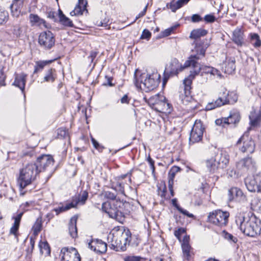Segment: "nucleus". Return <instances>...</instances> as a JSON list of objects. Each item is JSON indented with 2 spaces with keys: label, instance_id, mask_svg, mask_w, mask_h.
Returning <instances> with one entry per match:
<instances>
[{
  "label": "nucleus",
  "instance_id": "nucleus-1",
  "mask_svg": "<svg viewBox=\"0 0 261 261\" xmlns=\"http://www.w3.org/2000/svg\"><path fill=\"white\" fill-rule=\"evenodd\" d=\"M194 43L195 46L192 51L196 54L191 55L185 63V67H192L193 69L190 71V75L184 80V93H181L179 96L182 103L186 105L193 101V98L191 96V85L195 75L200 71V65L198 61L204 57L208 46L201 40L195 41Z\"/></svg>",
  "mask_w": 261,
  "mask_h": 261
},
{
  "label": "nucleus",
  "instance_id": "nucleus-2",
  "mask_svg": "<svg viewBox=\"0 0 261 261\" xmlns=\"http://www.w3.org/2000/svg\"><path fill=\"white\" fill-rule=\"evenodd\" d=\"M236 223L242 232L247 236L255 237L260 234L261 221L253 215L238 216Z\"/></svg>",
  "mask_w": 261,
  "mask_h": 261
},
{
  "label": "nucleus",
  "instance_id": "nucleus-3",
  "mask_svg": "<svg viewBox=\"0 0 261 261\" xmlns=\"http://www.w3.org/2000/svg\"><path fill=\"white\" fill-rule=\"evenodd\" d=\"M137 70L134 74V83L137 88L148 92L156 88L160 83V75L158 72L151 74L141 73L139 77L137 74Z\"/></svg>",
  "mask_w": 261,
  "mask_h": 261
},
{
  "label": "nucleus",
  "instance_id": "nucleus-4",
  "mask_svg": "<svg viewBox=\"0 0 261 261\" xmlns=\"http://www.w3.org/2000/svg\"><path fill=\"white\" fill-rule=\"evenodd\" d=\"M35 165L29 163L19 171L18 184L20 189H23L34 181L39 174Z\"/></svg>",
  "mask_w": 261,
  "mask_h": 261
},
{
  "label": "nucleus",
  "instance_id": "nucleus-5",
  "mask_svg": "<svg viewBox=\"0 0 261 261\" xmlns=\"http://www.w3.org/2000/svg\"><path fill=\"white\" fill-rule=\"evenodd\" d=\"M123 203L120 199H116L112 202H106L102 204V210L107 213L110 217L119 222L123 220L124 215L121 211Z\"/></svg>",
  "mask_w": 261,
  "mask_h": 261
},
{
  "label": "nucleus",
  "instance_id": "nucleus-6",
  "mask_svg": "<svg viewBox=\"0 0 261 261\" xmlns=\"http://www.w3.org/2000/svg\"><path fill=\"white\" fill-rule=\"evenodd\" d=\"M238 100V96L233 92H228L225 90L219 93L218 98L211 102H208L205 107L206 111L212 110L218 107L227 104H233Z\"/></svg>",
  "mask_w": 261,
  "mask_h": 261
},
{
  "label": "nucleus",
  "instance_id": "nucleus-7",
  "mask_svg": "<svg viewBox=\"0 0 261 261\" xmlns=\"http://www.w3.org/2000/svg\"><path fill=\"white\" fill-rule=\"evenodd\" d=\"M113 238L115 240L112 241L111 248L116 251H124L131 241V233L128 230H124L120 236H113Z\"/></svg>",
  "mask_w": 261,
  "mask_h": 261
},
{
  "label": "nucleus",
  "instance_id": "nucleus-8",
  "mask_svg": "<svg viewBox=\"0 0 261 261\" xmlns=\"http://www.w3.org/2000/svg\"><path fill=\"white\" fill-rule=\"evenodd\" d=\"M237 145L239 150L243 153L248 155L253 153L255 149L254 141L249 136L248 133H245L237 141Z\"/></svg>",
  "mask_w": 261,
  "mask_h": 261
},
{
  "label": "nucleus",
  "instance_id": "nucleus-9",
  "mask_svg": "<svg viewBox=\"0 0 261 261\" xmlns=\"http://www.w3.org/2000/svg\"><path fill=\"white\" fill-rule=\"evenodd\" d=\"M54 160L50 154H42L37 158L36 162L33 164L36 165L38 173L50 170L53 167Z\"/></svg>",
  "mask_w": 261,
  "mask_h": 261
},
{
  "label": "nucleus",
  "instance_id": "nucleus-10",
  "mask_svg": "<svg viewBox=\"0 0 261 261\" xmlns=\"http://www.w3.org/2000/svg\"><path fill=\"white\" fill-rule=\"evenodd\" d=\"M229 216L228 212L217 210L210 213L207 219L213 224L222 227L227 224Z\"/></svg>",
  "mask_w": 261,
  "mask_h": 261
},
{
  "label": "nucleus",
  "instance_id": "nucleus-11",
  "mask_svg": "<svg viewBox=\"0 0 261 261\" xmlns=\"http://www.w3.org/2000/svg\"><path fill=\"white\" fill-rule=\"evenodd\" d=\"M244 181L249 191L251 192H261V172L253 176L247 177Z\"/></svg>",
  "mask_w": 261,
  "mask_h": 261
},
{
  "label": "nucleus",
  "instance_id": "nucleus-12",
  "mask_svg": "<svg viewBox=\"0 0 261 261\" xmlns=\"http://www.w3.org/2000/svg\"><path fill=\"white\" fill-rule=\"evenodd\" d=\"M204 128L200 120H196L190 133L189 142L194 144L200 142L203 137Z\"/></svg>",
  "mask_w": 261,
  "mask_h": 261
},
{
  "label": "nucleus",
  "instance_id": "nucleus-13",
  "mask_svg": "<svg viewBox=\"0 0 261 261\" xmlns=\"http://www.w3.org/2000/svg\"><path fill=\"white\" fill-rule=\"evenodd\" d=\"M38 43L44 49H49L55 45V36L49 31L42 32L39 36Z\"/></svg>",
  "mask_w": 261,
  "mask_h": 261
},
{
  "label": "nucleus",
  "instance_id": "nucleus-14",
  "mask_svg": "<svg viewBox=\"0 0 261 261\" xmlns=\"http://www.w3.org/2000/svg\"><path fill=\"white\" fill-rule=\"evenodd\" d=\"M187 67H185V64L182 66L176 59H173L171 61L170 65L167 68H166L164 72V84L165 83L167 80L166 75H168L169 78V76H172L176 75L177 74L181 71L184 68Z\"/></svg>",
  "mask_w": 261,
  "mask_h": 261
},
{
  "label": "nucleus",
  "instance_id": "nucleus-15",
  "mask_svg": "<svg viewBox=\"0 0 261 261\" xmlns=\"http://www.w3.org/2000/svg\"><path fill=\"white\" fill-rule=\"evenodd\" d=\"M61 252L62 253V261H81L80 255L74 248H64Z\"/></svg>",
  "mask_w": 261,
  "mask_h": 261
},
{
  "label": "nucleus",
  "instance_id": "nucleus-16",
  "mask_svg": "<svg viewBox=\"0 0 261 261\" xmlns=\"http://www.w3.org/2000/svg\"><path fill=\"white\" fill-rule=\"evenodd\" d=\"M130 176L131 174L128 173L116 177L114 179L115 181H114L112 184V189L120 194L125 195L124 191L125 187L123 185V183L120 181V179H122L123 178L128 177L127 181L130 183L132 181Z\"/></svg>",
  "mask_w": 261,
  "mask_h": 261
},
{
  "label": "nucleus",
  "instance_id": "nucleus-17",
  "mask_svg": "<svg viewBox=\"0 0 261 261\" xmlns=\"http://www.w3.org/2000/svg\"><path fill=\"white\" fill-rule=\"evenodd\" d=\"M216 162L220 169H224L227 167L229 161V156L224 150H218L215 155Z\"/></svg>",
  "mask_w": 261,
  "mask_h": 261
},
{
  "label": "nucleus",
  "instance_id": "nucleus-18",
  "mask_svg": "<svg viewBox=\"0 0 261 261\" xmlns=\"http://www.w3.org/2000/svg\"><path fill=\"white\" fill-rule=\"evenodd\" d=\"M88 247L92 250L99 253H104L107 250V244L101 240H92L88 244Z\"/></svg>",
  "mask_w": 261,
  "mask_h": 261
},
{
  "label": "nucleus",
  "instance_id": "nucleus-19",
  "mask_svg": "<svg viewBox=\"0 0 261 261\" xmlns=\"http://www.w3.org/2000/svg\"><path fill=\"white\" fill-rule=\"evenodd\" d=\"M233 200L239 201L246 200V196L240 189L237 187H232L228 191V200L231 201Z\"/></svg>",
  "mask_w": 261,
  "mask_h": 261
},
{
  "label": "nucleus",
  "instance_id": "nucleus-20",
  "mask_svg": "<svg viewBox=\"0 0 261 261\" xmlns=\"http://www.w3.org/2000/svg\"><path fill=\"white\" fill-rule=\"evenodd\" d=\"M255 163L251 157L245 158L237 163V167L240 169L253 170L255 168Z\"/></svg>",
  "mask_w": 261,
  "mask_h": 261
},
{
  "label": "nucleus",
  "instance_id": "nucleus-21",
  "mask_svg": "<svg viewBox=\"0 0 261 261\" xmlns=\"http://www.w3.org/2000/svg\"><path fill=\"white\" fill-rule=\"evenodd\" d=\"M27 75L24 73H21L15 75V78L13 85L18 87L21 91L22 93H24L25 83H26Z\"/></svg>",
  "mask_w": 261,
  "mask_h": 261
},
{
  "label": "nucleus",
  "instance_id": "nucleus-22",
  "mask_svg": "<svg viewBox=\"0 0 261 261\" xmlns=\"http://www.w3.org/2000/svg\"><path fill=\"white\" fill-rule=\"evenodd\" d=\"M87 2L86 0H79L78 4L76 5L74 9L72 10L70 14L71 16H79L83 14L84 11H87L86 9Z\"/></svg>",
  "mask_w": 261,
  "mask_h": 261
},
{
  "label": "nucleus",
  "instance_id": "nucleus-23",
  "mask_svg": "<svg viewBox=\"0 0 261 261\" xmlns=\"http://www.w3.org/2000/svg\"><path fill=\"white\" fill-rule=\"evenodd\" d=\"M23 0H14L11 5L10 9L13 16L18 17L21 13V10L23 6Z\"/></svg>",
  "mask_w": 261,
  "mask_h": 261
},
{
  "label": "nucleus",
  "instance_id": "nucleus-24",
  "mask_svg": "<svg viewBox=\"0 0 261 261\" xmlns=\"http://www.w3.org/2000/svg\"><path fill=\"white\" fill-rule=\"evenodd\" d=\"M232 41L238 46H241L244 43V33L242 30L237 28L233 32Z\"/></svg>",
  "mask_w": 261,
  "mask_h": 261
},
{
  "label": "nucleus",
  "instance_id": "nucleus-25",
  "mask_svg": "<svg viewBox=\"0 0 261 261\" xmlns=\"http://www.w3.org/2000/svg\"><path fill=\"white\" fill-rule=\"evenodd\" d=\"M189 238L185 237L183 239L181 247L184 257L189 260L191 258V250L192 248L189 243Z\"/></svg>",
  "mask_w": 261,
  "mask_h": 261
},
{
  "label": "nucleus",
  "instance_id": "nucleus-26",
  "mask_svg": "<svg viewBox=\"0 0 261 261\" xmlns=\"http://www.w3.org/2000/svg\"><path fill=\"white\" fill-rule=\"evenodd\" d=\"M200 71L201 73L210 74L211 75L214 76H217L218 77H221V74L220 72L215 68L212 66H205L203 67L200 66Z\"/></svg>",
  "mask_w": 261,
  "mask_h": 261
},
{
  "label": "nucleus",
  "instance_id": "nucleus-27",
  "mask_svg": "<svg viewBox=\"0 0 261 261\" xmlns=\"http://www.w3.org/2000/svg\"><path fill=\"white\" fill-rule=\"evenodd\" d=\"M190 0H178L176 2H172L167 4V7L171 10L172 12H175L177 10L180 9L186 5Z\"/></svg>",
  "mask_w": 261,
  "mask_h": 261
},
{
  "label": "nucleus",
  "instance_id": "nucleus-28",
  "mask_svg": "<svg viewBox=\"0 0 261 261\" xmlns=\"http://www.w3.org/2000/svg\"><path fill=\"white\" fill-rule=\"evenodd\" d=\"M166 100L165 97L161 94H156L151 96L148 100V103L150 105L157 107L159 103H163V100Z\"/></svg>",
  "mask_w": 261,
  "mask_h": 261
},
{
  "label": "nucleus",
  "instance_id": "nucleus-29",
  "mask_svg": "<svg viewBox=\"0 0 261 261\" xmlns=\"http://www.w3.org/2000/svg\"><path fill=\"white\" fill-rule=\"evenodd\" d=\"M77 218L73 217L71 218L69 223V233L72 238H76L77 235L76 228Z\"/></svg>",
  "mask_w": 261,
  "mask_h": 261
},
{
  "label": "nucleus",
  "instance_id": "nucleus-30",
  "mask_svg": "<svg viewBox=\"0 0 261 261\" xmlns=\"http://www.w3.org/2000/svg\"><path fill=\"white\" fill-rule=\"evenodd\" d=\"M205 163L207 168L211 172L215 173L218 169L220 168L216 162V159L215 156L214 158L212 157L211 159L206 160Z\"/></svg>",
  "mask_w": 261,
  "mask_h": 261
},
{
  "label": "nucleus",
  "instance_id": "nucleus-31",
  "mask_svg": "<svg viewBox=\"0 0 261 261\" xmlns=\"http://www.w3.org/2000/svg\"><path fill=\"white\" fill-rule=\"evenodd\" d=\"M155 109L160 112L166 113H170L172 111L171 105L168 102L166 99L163 100V103H159Z\"/></svg>",
  "mask_w": 261,
  "mask_h": 261
},
{
  "label": "nucleus",
  "instance_id": "nucleus-32",
  "mask_svg": "<svg viewBox=\"0 0 261 261\" xmlns=\"http://www.w3.org/2000/svg\"><path fill=\"white\" fill-rule=\"evenodd\" d=\"M29 18L32 25H37L38 26H41L43 25L45 28L47 27L45 21L44 19L40 18L36 14H31L29 16Z\"/></svg>",
  "mask_w": 261,
  "mask_h": 261
},
{
  "label": "nucleus",
  "instance_id": "nucleus-33",
  "mask_svg": "<svg viewBox=\"0 0 261 261\" xmlns=\"http://www.w3.org/2000/svg\"><path fill=\"white\" fill-rule=\"evenodd\" d=\"M207 33V31L203 29H197L192 30L190 33V38L197 40L201 37H203Z\"/></svg>",
  "mask_w": 261,
  "mask_h": 261
},
{
  "label": "nucleus",
  "instance_id": "nucleus-34",
  "mask_svg": "<svg viewBox=\"0 0 261 261\" xmlns=\"http://www.w3.org/2000/svg\"><path fill=\"white\" fill-rule=\"evenodd\" d=\"M249 38L251 44L256 48L261 46V40L258 34L253 33L249 34Z\"/></svg>",
  "mask_w": 261,
  "mask_h": 261
},
{
  "label": "nucleus",
  "instance_id": "nucleus-35",
  "mask_svg": "<svg viewBox=\"0 0 261 261\" xmlns=\"http://www.w3.org/2000/svg\"><path fill=\"white\" fill-rule=\"evenodd\" d=\"M225 120L227 125L235 124L240 121V116L239 113L234 112L230 113L228 117H225Z\"/></svg>",
  "mask_w": 261,
  "mask_h": 261
},
{
  "label": "nucleus",
  "instance_id": "nucleus-36",
  "mask_svg": "<svg viewBox=\"0 0 261 261\" xmlns=\"http://www.w3.org/2000/svg\"><path fill=\"white\" fill-rule=\"evenodd\" d=\"M225 72L230 74L232 73L236 69L235 60L233 59H228L224 64Z\"/></svg>",
  "mask_w": 261,
  "mask_h": 261
},
{
  "label": "nucleus",
  "instance_id": "nucleus-37",
  "mask_svg": "<svg viewBox=\"0 0 261 261\" xmlns=\"http://www.w3.org/2000/svg\"><path fill=\"white\" fill-rule=\"evenodd\" d=\"M42 217H38L35 223L34 224L32 230L33 231V234L34 236H37L38 233L41 231L42 229Z\"/></svg>",
  "mask_w": 261,
  "mask_h": 261
},
{
  "label": "nucleus",
  "instance_id": "nucleus-38",
  "mask_svg": "<svg viewBox=\"0 0 261 261\" xmlns=\"http://www.w3.org/2000/svg\"><path fill=\"white\" fill-rule=\"evenodd\" d=\"M56 79V70L54 69H48L44 77V82L53 83Z\"/></svg>",
  "mask_w": 261,
  "mask_h": 261
},
{
  "label": "nucleus",
  "instance_id": "nucleus-39",
  "mask_svg": "<svg viewBox=\"0 0 261 261\" xmlns=\"http://www.w3.org/2000/svg\"><path fill=\"white\" fill-rule=\"evenodd\" d=\"M88 197V193L86 191H84L82 192V194L79 196L77 199L76 200H73L71 203H75L74 204V207H75L79 203L83 205L85 203V202L87 200Z\"/></svg>",
  "mask_w": 261,
  "mask_h": 261
},
{
  "label": "nucleus",
  "instance_id": "nucleus-40",
  "mask_svg": "<svg viewBox=\"0 0 261 261\" xmlns=\"http://www.w3.org/2000/svg\"><path fill=\"white\" fill-rule=\"evenodd\" d=\"M172 205L181 214L187 216L189 218H194V216L192 214L189 213L187 210H184L177 203V199L176 198L172 200Z\"/></svg>",
  "mask_w": 261,
  "mask_h": 261
},
{
  "label": "nucleus",
  "instance_id": "nucleus-41",
  "mask_svg": "<svg viewBox=\"0 0 261 261\" xmlns=\"http://www.w3.org/2000/svg\"><path fill=\"white\" fill-rule=\"evenodd\" d=\"M74 204H75V203L70 202L66 204L65 206H62L57 208H55L53 211H55L56 213V215H58L61 213L65 212L71 208L74 207Z\"/></svg>",
  "mask_w": 261,
  "mask_h": 261
},
{
  "label": "nucleus",
  "instance_id": "nucleus-42",
  "mask_svg": "<svg viewBox=\"0 0 261 261\" xmlns=\"http://www.w3.org/2000/svg\"><path fill=\"white\" fill-rule=\"evenodd\" d=\"M222 235L224 239L227 240L231 244H236L238 241L237 238L225 230L223 231Z\"/></svg>",
  "mask_w": 261,
  "mask_h": 261
},
{
  "label": "nucleus",
  "instance_id": "nucleus-43",
  "mask_svg": "<svg viewBox=\"0 0 261 261\" xmlns=\"http://www.w3.org/2000/svg\"><path fill=\"white\" fill-rule=\"evenodd\" d=\"M59 19L60 22L64 26L68 27H72L73 26L72 21L64 14H62V15L60 16Z\"/></svg>",
  "mask_w": 261,
  "mask_h": 261
},
{
  "label": "nucleus",
  "instance_id": "nucleus-44",
  "mask_svg": "<svg viewBox=\"0 0 261 261\" xmlns=\"http://www.w3.org/2000/svg\"><path fill=\"white\" fill-rule=\"evenodd\" d=\"M51 62V61H43L37 62L35 66L34 73H35L38 72L39 71L41 70L45 65Z\"/></svg>",
  "mask_w": 261,
  "mask_h": 261
},
{
  "label": "nucleus",
  "instance_id": "nucleus-45",
  "mask_svg": "<svg viewBox=\"0 0 261 261\" xmlns=\"http://www.w3.org/2000/svg\"><path fill=\"white\" fill-rule=\"evenodd\" d=\"M40 252L42 254L45 253L49 254H50V251L48 244L46 242H40L39 244Z\"/></svg>",
  "mask_w": 261,
  "mask_h": 261
},
{
  "label": "nucleus",
  "instance_id": "nucleus-46",
  "mask_svg": "<svg viewBox=\"0 0 261 261\" xmlns=\"http://www.w3.org/2000/svg\"><path fill=\"white\" fill-rule=\"evenodd\" d=\"M249 119L251 125L256 126L258 124L261 119V113L255 116L254 114H251L249 116Z\"/></svg>",
  "mask_w": 261,
  "mask_h": 261
},
{
  "label": "nucleus",
  "instance_id": "nucleus-47",
  "mask_svg": "<svg viewBox=\"0 0 261 261\" xmlns=\"http://www.w3.org/2000/svg\"><path fill=\"white\" fill-rule=\"evenodd\" d=\"M9 18V14L7 11L0 9V24H3L7 22Z\"/></svg>",
  "mask_w": 261,
  "mask_h": 261
},
{
  "label": "nucleus",
  "instance_id": "nucleus-48",
  "mask_svg": "<svg viewBox=\"0 0 261 261\" xmlns=\"http://www.w3.org/2000/svg\"><path fill=\"white\" fill-rule=\"evenodd\" d=\"M158 192L160 196L162 198H166L167 188L165 182L161 184L160 186L158 187Z\"/></svg>",
  "mask_w": 261,
  "mask_h": 261
},
{
  "label": "nucleus",
  "instance_id": "nucleus-49",
  "mask_svg": "<svg viewBox=\"0 0 261 261\" xmlns=\"http://www.w3.org/2000/svg\"><path fill=\"white\" fill-rule=\"evenodd\" d=\"M180 168L178 167L175 166L173 167L170 171L169 173V180L168 182L171 180L172 182V184L174 183V178L175 177V173L178 172Z\"/></svg>",
  "mask_w": 261,
  "mask_h": 261
},
{
  "label": "nucleus",
  "instance_id": "nucleus-50",
  "mask_svg": "<svg viewBox=\"0 0 261 261\" xmlns=\"http://www.w3.org/2000/svg\"><path fill=\"white\" fill-rule=\"evenodd\" d=\"M91 141L95 149L98 150L99 152L102 151L103 149H104V147L103 146L99 144L98 142L93 138H92Z\"/></svg>",
  "mask_w": 261,
  "mask_h": 261
},
{
  "label": "nucleus",
  "instance_id": "nucleus-51",
  "mask_svg": "<svg viewBox=\"0 0 261 261\" xmlns=\"http://www.w3.org/2000/svg\"><path fill=\"white\" fill-rule=\"evenodd\" d=\"M6 75L4 73L3 68L2 69L0 70V87L6 86Z\"/></svg>",
  "mask_w": 261,
  "mask_h": 261
},
{
  "label": "nucleus",
  "instance_id": "nucleus-52",
  "mask_svg": "<svg viewBox=\"0 0 261 261\" xmlns=\"http://www.w3.org/2000/svg\"><path fill=\"white\" fill-rule=\"evenodd\" d=\"M21 32H22L21 29L19 25H14L13 27L12 33L16 37L20 36Z\"/></svg>",
  "mask_w": 261,
  "mask_h": 261
},
{
  "label": "nucleus",
  "instance_id": "nucleus-53",
  "mask_svg": "<svg viewBox=\"0 0 261 261\" xmlns=\"http://www.w3.org/2000/svg\"><path fill=\"white\" fill-rule=\"evenodd\" d=\"M104 196L109 199L111 200H116V195L115 193H113L111 191H105L104 193Z\"/></svg>",
  "mask_w": 261,
  "mask_h": 261
},
{
  "label": "nucleus",
  "instance_id": "nucleus-54",
  "mask_svg": "<svg viewBox=\"0 0 261 261\" xmlns=\"http://www.w3.org/2000/svg\"><path fill=\"white\" fill-rule=\"evenodd\" d=\"M176 28V26H173L170 28H169L165 30H164L162 34L164 37H167L171 34V33L175 30Z\"/></svg>",
  "mask_w": 261,
  "mask_h": 261
},
{
  "label": "nucleus",
  "instance_id": "nucleus-55",
  "mask_svg": "<svg viewBox=\"0 0 261 261\" xmlns=\"http://www.w3.org/2000/svg\"><path fill=\"white\" fill-rule=\"evenodd\" d=\"M24 213V212H20L17 214L15 216H13V219L14 220V224L19 225L20 220L22 216Z\"/></svg>",
  "mask_w": 261,
  "mask_h": 261
},
{
  "label": "nucleus",
  "instance_id": "nucleus-56",
  "mask_svg": "<svg viewBox=\"0 0 261 261\" xmlns=\"http://www.w3.org/2000/svg\"><path fill=\"white\" fill-rule=\"evenodd\" d=\"M151 33L147 29H144L143 31L142 34L141 36V39H145L147 40H149L151 37Z\"/></svg>",
  "mask_w": 261,
  "mask_h": 261
},
{
  "label": "nucleus",
  "instance_id": "nucleus-57",
  "mask_svg": "<svg viewBox=\"0 0 261 261\" xmlns=\"http://www.w3.org/2000/svg\"><path fill=\"white\" fill-rule=\"evenodd\" d=\"M141 259L139 256H127L124 258V261H140Z\"/></svg>",
  "mask_w": 261,
  "mask_h": 261
},
{
  "label": "nucleus",
  "instance_id": "nucleus-58",
  "mask_svg": "<svg viewBox=\"0 0 261 261\" xmlns=\"http://www.w3.org/2000/svg\"><path fill=\"white\" fill-rule=\"evenodd\" d=\"M204 20L206 22L212 23L215 21L216 18L213 14H207L204 16Z\"/></svg>",
  "mask_w": 261,
  "mask_h": 261
},
{
  "label": "nucleus",
  "instance_id": "nucleus-59",
  "mask_svg": "<svg viewBox=\"0 0 261 261\" xmlns=\"http://www.w3.org/2000/svg\"><path fill=\"white\" fill-rule=\"evenodd\" d=\"M33 202H26L24 203L21 204L20 205V208L23 211V212L27 211L30 210L29 207L31 205L32 206Z\"/></svg>",
  "mask_w": 261,
  "mask_h": 261
},
{
  "label": "nucleus",
  "instance_id": "nucleus-60",
  "mask_svg": "<svg viewBox=\"0 0 261 261\" xmlns=\"http://www.w3.org/2000/svg\"><path fill=\"white\" fill-rule=\"evenodd\" d=\"M19 225L13 224V226L10 228V233L14 234L15 237H17V232L18 231Z\"/></svg>",
  "mask_w": 261,
  "mask_h": 261
},
{
  "label": "nucleus",
  "instance_id": "nucleus-61",
  "mask_svg": "<svg viewBox=\"0 0 261 261\" xmlns=\"http://www.w3.org/2000/svg\"><path fill=\"white\" fill-rule=\"evenodd\" d=\"M225 118H222L220 119H217L215 121V123L216 125L222 126L223 127H225V125H226V121Z\"/></svg>",
  "mask_w": 261,
  "mask_h": 261
},
{
  "label": "nucleus",
  "instance_id": "nucleus-62",
  "mask_svg": "<svg viewBox=\"0 0 261 261\" xmlns=\"http://www.w3.org/2000/svg\"><path fill=\"white\" fill-rule=\"evenodd\" d=\"M148 162L149 163L150 168L152 170V174H154L155 172V167H154V161L150 158V156L149 155L147 159Z\"/></svg>",
  "mask_w": 261,
  "mask_h": 261
},
{
  "label": "nucleus",
  "instance_id": "nucleus-63",
  "mask_svg": "<svg viewBox=\"0 0 261 261\" xmlns=\"http://www.w3.org/2000/svg\"><path fill=\"white\" fill-rule=\"evenodd\" d=\"M191 20L193 22H198L202 20V18L198 14H193L191 17Z\"/></svg>",
  "mask_w": 261,
  "mask_h": 261
},
{
  "label": "nucleus",
  "instance_id": "nucleus-64",
  "mask_svg": "<svg viewBox=\"0 0 261 261\" xmlns=\"http://www.w3.org/2000/svg\"><path fill=\"white\" fill-rule=\"evenodd\" d=\"M23 155L33 157L34 156H36L35 151L33 149H30L28 151H24L23 152Z\"/></svg>",
  "mask_w": 261,
  "mask_h": 261
}]
</instances>
